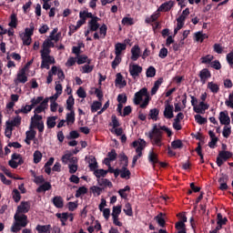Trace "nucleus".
Wrapping results in <instances>:
<instances>
[{
	"instance_id": "nucleus-24",
	"label": "nucleus",
	"mask_w": 233,
	"mask_h": 233,
	"mask_svg": "<svg viewBox=\"0 0 233 233\" xmlns=\"http://www.w3.org/2000/svg\"><path fill=\"white\" fill-rule=\"evenodd\" d=\"M127 50V43H117L115 45V54L116 56H121V52Z\"/></svg>"
},
{
	"instance_id": "nucleus-38",
	"label": "nucleus",
	"mask_w": 233,
	"mask_h": 233,
	"mask_svg": "<svg viewBox=\"0 0 233 233\" xmlns=\"http://www.w3.org/2000/svg\"><path fill=\"white\" fill-rule=\"evenodd\" d=\"M80 19H84V21H86V18L92 19L94 15L92 13H89L88 10H83L79 13Z\"/></svg>"
},
{
	"instance_id": "nucleus-39",
	"label": "nucleus",
	"mask_w": 233,
	"mask_h": 233,
	"mask_svg": "<svg viewBox=\"0 0 233 233\" xmlns=\"http://www.w3.org/2000/svg\"><path fill=\"white\" fill-rule=\"evenodd\" d=\"M77 65H85V63H88L90 65V59H88V56L82 55L78 56L76 58Z\"/></svg>"
},
{
	"instance_id": "nucleus-10",
	"label": "nucleus",
	"mask_w": 233,
	"mask_h": 233,
	"mask_svg": "<svg viewBox=\"0 0 233 233\" xmlns=\"http://www.w3.org/2000/svg\"><path fill=\"white\" fill-rule=\"evenodd\" d=\"M28 81V77L26 76V67L20 69L17 73L16 79H15V83L17 85L18 83H26Z\"/></svg>"
},
{
	"instance_id": "nucleus-43",
	"label": "nucleus",
	"mask_w": 233,
	"mask_h": 233,
	"mask_svg": "<svg viewBox=\"0 0 233 233\" xmlns=\"http://www.w3.org/2000/svg\"><path fill=\"white\" fill-rule=\"evenodd\" d=\"M50 188H52L50 182H45L36 189V192H46V190H50Z\"/></svg>"
},
{
	"instance_id": "nucleus-23",
	"label": "nucleus",
	"mask_w": 233,
	"mask_h": 233,
	"mask_svg": "<svg viewBox=\"0 0 233 233\" xmlns=\"http://www.w3.org/2000/svg\"><path fill=\"white\" fill-rule=\"evenodd\" d=\"M5 125H7V126L9 125V127H11V128H14V127H19L21 125V116H17L11 120H7L5 122Z\"/></svg>"
},
{
	"instance_id": "nucleus-32",
	"label": "nucleus",
	"mask_w": 233,
	"mask_h": 233,
	"mask_svg": "<svg viewBox=\"0 0 233 233\" xmlns=\"http://www.w3.org/2000/svg\"><path fill=\"white\" fill-rule=\"evenodd\" d=\"M87 163L89 165L90 170H96V168H97V160H96L95 157H89L87 158Z\"/></svg>"
},
{
	"instance_id": "nucleus-63",
	"label": "nucleus",
	"mask_w": 233,
	"mask_h": 233,
	"mask_svg": "<svg viewBox=\"0 0 233 233\" xmlns=\"http://www.w3.org/2000/svg\"><path fill=\"white\" fill-rule=\"evenodd\" d=\"M103 189H101V187H96V186H93L91 187V191L94 194V196H101V192Z\"/></svg>"
},
{
	"instance_id": "nucleus-46",
	"label": "nucleus",
	"mask_w": 233,
	"mask_h": 233,
	"mask_svg": "<svg viewBox=\"0 0 233 233\" xmlns=\"http://www.w3.org/2000/svg\"><path fill=\"white\" fill-rule=\"evenodd\" d=\"M103 106V103H101V100L99 101H94L91 105V112H97Z\"/></svg>"
},
{
	"instance_id": "nucleus-61",
	"label": "nucleus",
	"mask_w": 233,
	"mask_h": 233,
	"mask_svg": "<svg viewBox=\"0 0 233 233\" xmlns=\"http://www.w3.org/2000/svg\"><path fill=\"white\" fill-rule=\"evenodd\" d=\"M124 212L127 216H132L133 212H132V206L130 205V203H127L125 205Z\"/></svg>"
},
{
	"instance_id": "nucleus-4",
	"label": "nucleus",
	"mask_w": 233,
	"mask_h": 233,
	"mask_svg": "<svg viewBox=\"0 0 233 233\" xmlns=\"http://www.w3.org/2000/svg\"><path fill=\"white\" fill-rule=\"evenodd\" d=\"M14 219L15 221L11 227L13 232H19L22 227H26V225H28V219L25 214L15 213Z\"/></svg>"
},
{
	"instance_id": "nucleus-52",
	"label": "nucleus",
	"mask_w": 233,
	"mask_h": 233,
	"mask_svg": "<svg viewBox=\"0 0 233 233\" xmlns=\"http://www.w3.org/2000/svg\"><path fill=\"white\" fill-rule=\"evenodd\" d=\"M57 120V116H50L47 118V127L48 128H54L56 127V121Z\"/></svg>"
},
{
	"instance_id": "nucleus-26",
	"label": "nucleus",
	"mask_w": 233,
	"mask_h": 233,
	"mask_svg": "<svg viewBox=\"0 0 233 233\" xmlns=\"http://www.w3.org/2000/svg\"><path fill=\"white\" fill-rule=\"evenodd\" d=\"M200 81L205 85L207 83V79L210 77V71L208 69H202L199 74Z\"/></svg>"
},
{
	"instance_id": "nucleus-5",
	"label": "nucleus",
	"mask_w": 233,
	"mask_h": 233,
	"mask_svg": "<svg viewBox=\"0 0 233 233\" xmlns=\"http://www.w3.org/2000/svg\"><path fill=\"white\" fill-rule=\"evenodd\" d=\"M153 147H161L163 145V132L155 126L151 132L148 133Z\"/></svg>"
},
{
	"instance_id": "nucleus-21",
	"label": "nucleus",
	"mask_w": 233,
	"mask_h": 233,
	"mask_svg": "<svg viewBox=\"0 0 233 233\" xmlns=\"http://www.w3.org/2000/svg\"><path fill=\"white\" fill-rule=\"evenodd\" d=\"M51 72L54 74V76H57L58 79H60L61 81L65 79V73L63 72V70H61V68L54 66L51 68Z\"/></svg>"
},
{
	"instance_id": "nucleus-51",
	"label": "nucleus",
	"mask_w": 233,
	"mask_h": 233,
	"mask_svg": "<svg viewBox=\"0 0 233 233\" xmlns=\"http://www.w3.org/2000/svg\"><path fill=\"white\" fill-rule=\"evenodd\" d=\"M121 214V206H115L113 207L112 211V218H119V215Z\"/></svg>"
},
{
	"instance_id": "nucleus-25",
	"label": "nucleus",
	"mask_w": 233,
	"mask_h": 233,
	"mask_svg": "<svg viewBox=\"0 0 233 233\" xmlns=\"http://www.w3.org/2000/svg\"><path fill=\"white\" fill-rule=\"evenodd\" d=\"M70 174H76L77 172V157L71 159V163L68 164Z\"/></svg>"
},
{
	"instance_id": "nucleus-33",
	"label": "nucleus",
	"mask_w": 233,
	"mask_h": 233,
	"mask_svg": "<svg viewBox=\"0 0 233 233\" xmlns=\"http://www.w3.org/2000/svg\"><path fill=\"white\" fill-rule=\"evenodd\" d=\"M208 88L213 94H218V92H219V85H218V84H216L214 82H208Z\"/></svg>"
},
{
	"instance_id": "nucleus-47",
	"label": "nucleus",
	"mask_w": 233,
	"mask_h": 233,
	"mask_svg": "<svg viewBox=\"0 0 233 233\" xmlns=\"http://www.w3.org/2000/svg\"><path fill=\"white\" fill-rule=\"evenodd\" d=\"M161 83H163V80L161 79L155 82L154 86L151 89V96H156L157 90H159V86H161Z\"/></svg>"
},
{
	"instance_id": "nucleus-36",
	"label": "nucleus",
	"mask_w": 233,
	"mask_h": 233,
	"mask_svg": "<svg viewBox=\"0 0 233 233\" xmlns=\"http://www.w3.org/2000/svg\"><path fill=\"white\" fill-rule=\"evenodd\" d=\"M25 136H26V138H25L26 145H30V142L32 141V139L35 137V132L34 131V129H30L29 131H26Z\"/></svg>"
},
{
	"instance_id": "nucleus-29",
	"label": "nucleus",
	"mask_w": 233,
	"mask_h": 233,
	"mask_svg": "<svg viewBox=\"0 0 233 233\" xmlns=\"http://www.w3.org/2000/svg\"><path fill=\"white\" fill-rule=\"evenodd\" d=\"M53 204L56 208H63L65 203L62 197L56 196L53 199Z\"/></svg>"
},
{
	"instance_id": "nucleus-17",
	"label": "nucleus",
	"mask_w": 233,
	"mask_h": 233,
	"mask_svg": "<svg viewBox=\"0 0 233 233\" xmlns=\"http://www.w3.org/2000/svg\"><path fill=\"white\" fill-rule=\"evenodd\" d=\"M218 183H219V190H227L228 188V185H227V183H228V176L222 175L218 178Z\"/></svg>"
},
{
	"instance_id": "nucleus-28",
	"label": "nucleus",
	"mask_w": 233,
	"mask_h": 233,
	"mask_svg": "<svg viewBox=\"0 0 233 233\" xmlns=\"http://www.w3.org/2000/svg\"><path fill=\"white\" fill-rule=\"evenodd\" d=\"M147 159L149 163H152L153 165H156V163H159V160L157 159V155L156 152H154V149H151L148 153Z\"/></svg>"
},
{
	"instance_id": "nucleus-34",
	"label": "nucleus",
	"mask_w": 233,
	"mask_h": 233,
	"mask_svg": "<svg viewBox=\"0 0 233 233\" xmlns=\"http://www.w3.org/2000/svg\"><path fill=\"white\" fill-rule=\"evenodd\" d=\"M208 37V35H207V34H203V32H197L195 34V41H197L198 43H203V41H205V39H207Z\"/></svg>"
},
{
	"instance_id": "nucleus-15",
	"label": "nucleus",
	"mask_w": 233,
	"mask_h": 233,
	"mask_svg": "<svg viewBox=\"0 0 233 233\" xmlns=\"http://www.w3.org/2000/svg\"><path fill=\"white\" fill-rule=\"evenodd\" d=\"M141 57V48L139 46H134L131 48V60L132 61H137Z\"/></svg>"
},
{
	"instance_id": "nucleus-31",
	"label": "nucleus",
	"mask_w": 233,
	"mask_h": 233,
	"mask_svg": "<svg viewBox=\"0 0 233 233\" xmlns=\"http://www.w3.org/2000/svg\"><path fill=\"white\" fill-rule=\"evenodd\" d=\"M66 121L67 125H74L76 121V113L74 111H69V113L66 114Z\"/></svg>"
},
{
	"instance_id": "nucleus-60",
	"label": "nucleus",
	"mask_w": 233,
	"mask_h": 233,
	"mask_svg": "<svg viewBox=\"0 0 233 233\" xmlns=\"http://www.w3.org/2000/svg\"><path fill=\"white\" fill-rule=\"evenodd\" d=\"M155 219L160 227H165V218H163V214H159L155 218Z\"/></svg>"
},
{
	"instance_id": "nucleus-19",
	"label": "nucleus",
	"mask_w": 233,
	"mask_h": 233,
	"mask_svg": "<svg viewBox=\"0 0 233 233\" xmlns=\"http://www.w3.org/2000/svg\"><path fill=\"white\" fill-rule=\"evenodd\" d=\"M48 108V98H45L43 102L40 103L38 106L35 109V114H41V112H45Z\"/></svg>"
},
{
	"instance_id": "nucleus-6",
	"label": "nucleus",
	"mask_w": 233,
	"mask_h": 233,
	"mask_svg": "<svg viewBox=\"0 0 233 233\" xmlns=\"http://www.w3.org/2000/svg\"><path fill=\"white\" fill-rule=\"evenodd\" d=\"M41 54V68H46V70H50V65H54L56 63V59L54 56H50V53H40Z\"/></svg>"
},
{
	"instance_id": "nucleus-2",
	"label": "nucleus",
	"mask_w": 233,
	"mask_h": 233,
	"mask_svg": "<svg viewBox=\"0 0 233 233\" xmlns=\"http://www.w3.org/2000/svg\"><path fill=\"white\" fill-rule=\"evenodd\" d=\"M141 101L142 104H141ZM150 102V96L148 95V90L144 87L135 94L134 103L135 105H140L141 108H147L148 103Z\"/></svg>"
},
{
	"instance_id": "nucleus-27",
	"label": "nucleus",
	"mask_w": 233,
	"mask_h": 233,
	"mask_svg": "<svg viewBox=\"0 0 233 233\" xmlns=\"http://www.w3.org/2000/svg\"><path fill=\"white\" fill-rule=\"evenodd\" d=\"M116 86H118L119 88H124V86H127V81L124 80L123 76H121L120 73L116 75Z\"/></svg>"
},
{
	"instance_id": "nucleus-58",
	"label": "nucleus",
	"mask_w": 233,
	"mask_h": 233,
	"mask_svg": "<svg viewBox=\"0 0 233 233\" xmlns=\"http://www.w3.org/2000/svg\"><path fill=\"white\" fill-rule=\"evenodd\" d=\"M195 121H197L198 125H205V123H207V118L201 116V115H196Z\"/></svg>"
},
{
	"instance_id": "nucleus-64",
	"label": "nucleus",
	"mask_w": 233,
	"mask_h": 233,
	"mask_svg": "<svg viewBox=\"0 0 233 233\" xmlns=\"http://www.w3.org/2000/svg\"><path fill=\"white\" fill-rule=\"evenodd\" d=\"M226 106L229 108H233V92L228 96V99L226 101Z\"/></svg>"
},
{
	"instance_id": "nucleus-54",
	"label": "nucleus",
	"mask_w": 233,
	"mask_h": 233,
	"mask_svg": "<svg viewBox=\"0 0 233 233\" xmlns=\"http://www.w3.org/2000/svg\"><path fill=\"white\" fill-rule=\"evenodd\" d=\"M13 199L15 201V203H19L21 201V193H19V190L14 189L12 192Z\"/></svg>"
},
{
	"instance_id": "nucleus-35",
	"label": "nucleus",
	"mask_w": 233,
	"mask_h": 233,
	"mask_svg": "<svg viewBox=\"0 0 233 233\" xmlns=\"http://www.w3.org/2000/svg\"><path fill=\"white\" fill-rule=\"evenodd\" d=\"M42 119H43V116L35 113V116L31 118L32 127H35L36 125H39L40 123H43Z\"/></svg>"
},
{
	"instance_id": "nucleus-40",
	"label": "nucleus",
	"mask_w": 233,
	"mask_h": 233,
	"mask_svg": "<svg viewBox=\"0 0 233 233\" xmlns=\"http://www.w3.org/2000/svg\"><path fill=\"white\" fill-rule=\"evenodd\" d=\"M76 103V100L74 99L73 96H70L66 100V108L69 111H74V105Z\"/></svg>"
},
{
	"instance_id": "nucleus-37",
	"label": "nucleus",
	"mask_w": 233,
	"mask_h": 233,
	"mask_svg": "<svg viewBox=\"0 0 233 233\" xmlns=\"http://www.w3.org/2000/svg\"><path fill=\"white\" fill-rule=\"evenodd\" d=\"M97 183L100 187H108V188H112V182L106 178H98Z\"/></svg>"
},
{
	"instance_id": "nucleus-57",
	"label": "nucleus",
	"mask_w": 233,
	"mask_h": 233,
	"mask_svg": "<svg viewBox=\"0 0 233 233\" xmlns=\"http://www.w3.org/2000/svg\"><path fill=\"white\" fill-rule=\"evenodd\" d=\"M232 134V127L229 126H225L222 131V135L224 137H228Z\"/></svg>"
},
{
	"instance_id": "nucleus-50",
	"label": "nucleus",
	"mask_w": 233,
	"mask_h": 233,
	"mask_svg": "<svg viewBox=\"0 0 233 233\" xmlns=\"http://www.w3.org/2000/svg\"><path fill=\"white\" fill-rule=\"evenodd\" d=\"M171 148L177 150V148H183V141L177 139L171 142Z\"/></svg>"
},
{
	"instance_id": "nucleus-8",
	"label": "nucleus",
	"mask_w": 233,
	"mask_h": 233,
	"mask_svg": "<svg viewBox=\"0 0 233 233\" xmlns=\"http://www.w3.org/2000/svg\"><path fill=\"white\" fill-rule=\"evenodd\" d=\"M230 157H232V153H230V151H220L217 157L218 167H221V165H223L227 159H230Z\"/></svg>"
},
{
	"instance_id": "nucleus-42",
	"label": "nucleus",
	"mask_w": 233,
	"mask_h": 233,
	"mask_svg": "<svg viewBox=\"0 0 233 233\" xmlns=\"http://www.w3.org/2000/svg\"><path fill=\"white\" fill-rule=\"evenodd\" d=\"M20 37L23 41V45H25V46H29V45H32V36L20 34Z\"/></svg>"
},
{
	"instance_id": "nucleus-7",
	"label": "nucleus",
	"mask_w": 233,
	"mask_h": 233,
	"mask_svg": "<svg viewBox=\"0 0 233 233\" xmlns=\"http://www.w3.org/2000/svg\"><path fill=\"white\" fill-rule=\"evenodd\" d=\"M188 15H190V10L188 8H186L182 12L181 15L177 18V27L174 29V34H177V32H179V30L183 28V26L185 25V19H187Z\"/></svg>"
},
{
	"instance_id": "nucleus-20",
	"label": "nucleus",
	"mask_w": 233,
	"mask_h": 233,
	"mask_svg": "<svg viewBox=\"0 0 233 233\" xmlns=\"http://www.w3.org/2000/svg\"><path fill=\"white\" fill-rule=\"evenodd\" d=\"M173 7H174V1H168L162 4L157 10L159 12H169V10H172Z\"/></svg>"
},
{
	"instance_id": "nucleus-55",
	"label": "nucleus",
	"mask_w": 233,
	"mask_h": 233,
	"mask_svg": "<svg viewBox=\"0 0 233 233\" xmlns=\"http://www.w3.org/2000/svg\"><path fill=\"white\" fill-rule=\"evenodd\" d=\"M11 21L9 23V26H11V28H15V26H17V15H15V14L11 15L10 17Z\"/></svg>"
},
{
	"instance_id": "nucleus-49",
	"label": "nucleus",
	"mask_w": 233,
	"mask_h": 233,
	"mask_svg": "<svg viewBox=\"0 0 233 233\" xmlns=\"http://www.w3.org/2000/svg\"><path fill=\"white\" fill-rule=\"evenodd\" d=\"M157 116H159V110L157 108H153L149 111V117L153 121H157Z\"/></svg>"
},
{
	"instance_id": "nucleus-44",
	"label": "nucleus",
	"mask_w": 233,
	"mask_h": 233,
	"mask_svg": "<svg viewBox=\"0 0 233 233\" xmlns=\"http://www.w3.org/2000/svg\"><path fill=\"white\" fill-rule=\"evenodd\" d=\"M106 174H108V171L105 169H95V172H94V175L96 176V177H97V179H101V177H105Z\"/></svg>"
},
{
	"instance_id": "nucleus-3",
	"label": "nucleus",
	"mask_w": 233,
	"mask_h": 233,
	"mask_svg": "<svg viewBox=\"0 0 233 233\" xmlns=\"http://www.w3.org/2000/svg\"><path fill=\"white\" fill-rule=\"evenodd\" d=\"M132 147L136 148V153H137V155L133 157L132 167H136V163H137V159L142 157L143 150H145V148L147 147V141H145V139L139 138L138 140H135L132 143Z\"/></svg>"
},
{
	"instance_id": "nucleus-14",
	"label": "nucleus",
	"mask_w": 233,
	"mask_h": 233,
	"mask_svg": "<svg viewBox=\"0 0 233 233\" xmlns=\"http://www.w3.org/2000/svg\"><path fill=\"white\" fill-rule=\"evenodd\" d=\"M164 117H166V119H172V117H174V106L168 103L165 105Z\"/></svg>"
},
{
	"instance_id": "nucleus-18",
	"label": "nucleus",
	"mask_w": 233,
	"mask_h": 233,
	"mask_svg": "<svg viewBox=\"0 0 233 233\" xmlns=\"http://www.w3.org/2000/svg\"><path fill=\"white\" fill-rule=\"evenodd\" d=\"M50 47H54V43L52 42L51 38H47L43 43V49L40 53H47L50 54Z\"/></svg>"
},
{
	"instance_id": "nucleus-22",
	"label": "nucleus",
	"mask_w": 233,
	"mask_h": 233,
	"mask_svg": "<svg viewBox=\"0 0 233 233\" xmlns=\"http://www.w3.org/2000/svg\"><path fill=\"white\" fill-rule=\"evenodd\" d=\"M38 233H50L52 230V226L50 225H37L35 228Z\"/></svg>"
},
{
	"instance_id": "nucleus-48",
	"label": "nucleus",
	"mask_w": 233,
	"mask_h": 233,
	"mask_svg": "<svg viewBox=\"0 0 233 233\" xmlns=\"http://www.w3.org/2000/svg\"><path fill=\"white\" fill-rule=\"evenodd\" d=\"M34 28H35L34 24L31 23V24L29 25V27H26V28L25 29V32L22 33V34H23L24 35H28L29 37H32V35H34Z\"/></svg>"
},
{
	"instance_id": "nucleus-9",
	"label": "nucleus",
	"mask_w": 233,
	"mask_h": 233,
	"mask_svg": "<svg viewBox=\"0 0 233 233\" xmlns=\"http://www.w3.org/2000/svg\"><path fill=\"white\" fill-rule=\"evenodd\" d=\"M122 157L124 161H126V166L120 169V177H122V179H130V170L127 168V167L128 166V157L125 155H123Z\"/></svg>"
},
{
	"instance_id": "nucleus-12",
	"label": "nucleus",
	"mask_w": 233,
	"mask_h": 233,
	"mask_svg": "<svg viewBox=\"0 0 233 233\" xmlns=\"http://www.w3.org/2000/svg\"><path fill=\"white\" fill-rule=\"evenodd\" d=\"M218 120L220 125H225V127L230 125V116H228V113H227V111H221L219 113Z\"/></svg>"
},
{
	"instance_id": "nucleus-13",
	"label": "nucleus",
	"mask_w": 233,
	"mask_h": 233,
	"mask_svg": "<svg viewBox=\"0 0 233 233\" xmlns=\"http://www.w3.org/2000/svg\"><path fill=\"white\" fill-rule=\"evenodd\" d=\"M141 72H143V67L140 66L136 64L129 66V74L132 77H137Z\"/></svg>"
},
{
	"instance_id": "nucleus-41",
	"label": "nucleus",
	"mask_w": 233,
	"mask_h": 233,
	"mask_svg": "<svg viewBox=\"0 0 233 233\" xmlns=\"http://www.w3.org/2000/svg\"><path fill=\"white\" fill-rule=\"evenodd\" d=\"M159 18V11L157 10L153 15L146 18V23H154Z\"/></svg>"
},
{
	"instance_id": "nucleus-1",
	"label": "nucleus",
	"mask_w": 233,
	"mask_h": 233,
	"mask_svg": "<svg viewBox=\"0 0 233 233\" xmlns=\"http://www.w3.org/2000/svg\"><path fill=\"white\" fill-rule=\"evenodd\" d=\"M99 21H101V18L93 16L88 21L87 29L84 32V35H90L92 32H95L93 35L94 39H105V37H106V31L108 30V27L105 24L100 26ZM97 30H99V33H97Z\"/></svg>"
},
{
	"instance_id": "nucleus-45",
	"label": "nucleus",
	"mask_w": 233,
	"mask_h": 233,
	"mask_svg": "<svg viewBox=\"0 0 233 233\" xmlns=\"http://www.w3.org/2000/svg\"><path fill=\"white\" fill-rule=\"evenodd\" d=\"M56 218L60 219L62 225H65V223H66V220L70 218V215H68V213H56Z\"/></svg>"
},
{
	"instance_id": "nucleus-30",
	"label": "nucleus",
	"mask_w": 233,
	"mask_h": 233,
	"mask_svg": "<svg viewBox=\"0 0 233 233\" xmlns=\"http://www.w3.org/2000/svg\"><path fill=\"white\" fill-rule=\"evenodd\" d=\"M76 157H72V152L66 151L65 155L62 157V162L64 165H67V163H72V159Z\"/></svg>"
},
{
	"instance_id": "nucleus-11",
	"label": "nucleus",
	"mask_w": 233,
	"mask_h": 233,
	"mask_svg": "<svg viewBox=\"0 0 233 233\" xmlns=\"http://www.w3.org/2000/svg\"><path fill=\"white\" fill-rule=\"evenodd\" d=\"M191 104L194 106V111L197 114H205V111L208 110V104H206L205 102H199L198 105L194 106V100H192Z\"/></svg>"
},
{
	"instance_id": "nucleus-53",
	"label": "nucleus",
	"mask_w": 233,
	"mask_h": 233,
	"mask_svg": "<svg viewBox=\"0 0 233 233\" xmlns=\"http://www.w3.org/2000/svg\"><path fill=\"white\" fill-rule=\"evenodd\" d=\"M122 25L125 26H130L131 25H134V18L126 16L122 19Z\"/></svg>"
},
{
	"instance_id": "nucleus-59",
	"label": "nucleus",
	"mask_w": 233,
	"mask_h": 233,
	"mask_svg": "<svg viewBox=\"0 0 233 233\" xmlns=\"http://www.w3.org/2000/svg\"><path fill=\"white\" fill-rule=\"evenodd\" d=\"M43 159V154L40 151H35L34 153V163H39Z\"/></svg>"
},
{
	"instance_id": "nucleus-62",
	"label": "nucleus",
	"mask_w": 233,
	"mask_h": 233,
	"mask_svg": "<svg viewBox=\"0 0 233 233\" xmlns=\"http://www.w3.org/2000/svg\"><path fill=\"white\" fill-rule=\"evenodd\" d=\"M146 74L147 77H154V76H156V68L154 66H149Z\"/></svg>"
},
{
	"instance_id": "nucleus-16",
	"label": "nucleus",
	"mask_w": 233,
	"mask_h": 233,
	"mask_svg": "<svg viewBox=\"0 0 233 233\" xmlns=\"http://www.w3.org/2000/svg\"><path fill=\"white\" fill-rule=\"evenodd\" d=\"M30 210V203L28 202H21V204L17 207L16 214H26Z\"/></svg>"
},
{
	"instance_id": "nucleus-56",
	"label": "nucleus",
	"mask_w": 233,
	"mask_h": 233,
	"mask_svg": "<svg viewBox=\"0 0 233 233\" xmlns=\"http://www.w3.org/2000/svg\"><path fill=\"white\" fill-rule=\"evenodd\" d=\"M217 218H218L217 223H218V225H219V227H223V225H226V223L228 221L227 218H223V215H221L220 213L218 214Z\"/></svg>"
}]
</instances>
